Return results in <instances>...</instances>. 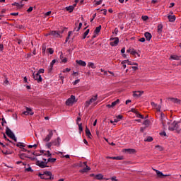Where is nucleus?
Instances as JSON below:
<instances>
[{"instance_id":"1","label":"nucleus","mask_w":181,"mask_h":181,"mask_svg":"<svg viewBox=\"0 0 181 181\" xmlns=\"http://www.w3.org/2000/svg\"><path fill=\"white\" fill-rule=\"evenodd\" d=\"M164 119L165 120L161 121L163 127L164 128L165 127H166L167 124V125H168L169 131H177L180 129V122L174 121L173 122H172L170 120L166 119V117H164Z\"/></svg>"},{"instance_id":"2","label":"nucleus","mask_w":181,"mask_h":181,"mask_svg":"<svg viewBox=\"0 0 181 181\" xmlns=\"http://www.w3.org/2000/svg\"><path fill=\"white\" fill-rule=\"evenodd\" d=\"M39 176L41 179H50L51 180H53L54 179V177L53 175H52V172L50 171H45L43 174H39Z\"/></svg>"},{"instance_id":"3","label":"nucleus","mask_w":181,"mask_h":181,"mask_svg":"<svg viewBox=\"0 0 181 181\" xmlns=\"http://www.w3.org/2000/svg\"><path fill=\"white\" fill-rule=\"evenodd\" d=\"M97 98H98V95L92 96V98L89 100H87L86 102L85 107H90V105H91V104L97 105V103L95 102L97 101Z\"/></svg>"},{"instance_id":"4","label":"nucleus","mask_w":181,"mask_h":181,"mask_svg":"<svg viewBox=\"0 0 181 181\" xmlns=\"http://www.w3.org/2000/svg\"><path fill=\"white\" fill-rule=\"evenodd\" d=\"M6 134L8 135L9 138L15 141L16 142L18 139H16V136H15V134H13V132L9 129V127L6 128Z\"/></svg>"},{"instance_id":"5","label":"nucleus","mask_w":181,"mask_h":181,"mask_svg":"<svg viewBox=\"0 0 181 181\" xmlns=\"http://www.w3.org/2000/svg\"><path fill=\"white\" fill-rule=\"evenodd\" d=\"M75 103H77V100H76V96L71 95L69 98L67 99L66 101V105H73Z\"/></svg>"},{"instance_id":"6","label":"nucleus","mask_w":181,"mask_h":181,"mask_svg":"<svg viewBox=\"0 0 181 181\" xmlns=\"http://www.w3.org/2000/svg\"><path fill=\"white\" fill-rule=\"evenodd\" d=\"M49 134L45 136V139H43L44 142H49L50 139L53 137V131L52 130H48Z\"/></svg>"},{"instance_id":"7","label":"nucleus","mask_w":181,"mask_h":181,"mask_svg":"<svg viewBox=\"0 0 181 181\" xmlns=\"http://www.w3.org/2000/svg\"><path fill=\"white\" fill-rule=\"evenodd\" d=\"M44 161H40L38 160L37 162V165L40 166V168H47V160L43 158Z\"/></svg>"},{"instance_id":"8","label":"nucleus","mask_w":181,"mask_h":181,"mask_svg":"<svg viewBox=\"0 0 181 181\" xmlns=\"http://www.w3.org/2000/svg\"><path fill=\"white\" fill-rule=\"evenodd\" d=\"M110 46H117L118 43H119V39L118 37H115V38H110Z\"/></svg>"},{"instance_id":"9","label":"nucleus","mask_w":181,"mask_h":181,"mask_svg":"<svg viewBox=\"0 0 181 181\" xmlns=\"http://www.w3.org/2000/svg\"><path fill=\"white\" fill-rule=\"evenodd\" d=\"M33 76L34 80L37 81V83H42V76H40L37 73V74L33 73Z\"/></svg>"},{"instance_id":"10","label":"nucleus","mask_w":181,"mask_h":181,"mask_svg":"<svg viewBox=\"0 0 181 181\" xmlns=\"http://www.w3.org/2000/svg\"><path fill=\"white\" fill-rule=\"evenodd\" d=\"M52 145H54V146H60V144L62 142V139L60 137H57V139L52 141Z\"/></svg>"},{"instance_id":"11","label":"nucleus","mask_w":181,"mask_h":181,"mask_svg":"<svg viewBox=\"0 0 181 181\" xmlns=\"http://www.w3.org/2000/svg\"><path fill=\"white\" fill-rule=\"evenodd\" d=\"M151 106L155 108L156 110V111H158V112H160V108H162V107L160 106V105H158L153 102L151 103Z\"/></svg>"},{"instance_id":"12","label":"nucleus","mask_w":181,"mask_h":181,"mask_svg":"<svg viewBox=\"0 0 181 181\" xmlns=\"http://www.w3.org/2000/svg\"><path fill=\"white\" fill-rule=\"evenodd\" d=\"M168 101L173 103L174 104H180V100L175 98H169Z\"/></svg>"},{"instance_id":"13","label":"nucleus","mask_w":181,"mask_h":181,"mask_svg":"<svg viewBox=\"0 0 181 181\" xmlns=\"http://www.w3.org/2000/svg\"><path fill=\"white\" fill-rule=\"evenodd\" d=\"M23 114L24 115H33V112H32V109L29 107H26V111L23 112Z\"/></svg>"},{"instance_id":"14","label":"nucleus","mask_w":181,"mask_h":181,"mask_svg":"<svg viewBox=\"0 0 181 181\" xmlns=\"http://www.w3.org/2000/svg\"><path fill=\"white\" fill-rule=\"evenodd\" d=\"M49 36H52L53 37H60V33L57 31H52L51 33H49Z\"/></svg>"},{"instance_id":"15","label":"nucleus","mask_w":181,"mask_h":181,"mask_svg":"<svg viewBox=\"0 0 181 181\" xmlns=\"http://www.w3.org/2000/svg\"><path fill=\"white\" fill-rule=\"evenodd\" d=\"M123 152H128V153H136V150L134 149V148H124L123 150Z\"/></svg>"},{"instance_id":"16","label":"nucleus","mask_w":181,"mask_h":181,"mask_svg":"<svg viewBox=\"0 0 181 181\" xmlns=\"http://www.w3.org/2000/svg\"><path fill=\"white\" fill-rule=\"evenodd\" d=\"M76 63H77V64H79V66H82V67H86L87 66V63H86V62L83 60H76Z\"/></svg>"},{"instance_id":"17","label":"nucleus","mask_w":181,"mask_h":181,"mask_svg":"<svg viewBox=\"0 0 181 181\" xmlns=\"http://www.w3.org/2000/svg\"><path fill=\"white\" fill-rule=\"evenodd\" d=\"M144 94V91H135L134 93H133V97H136V98H139V97H141V95H142Z\"/></svg>"},{"instance_id":"18","label":"nucleus","mask_w":181,"mask_h":181,"mask_svg":"<svg viewBox=\"0 0 181 181\" xmlns=\"http://www.w3.org/2000/svg\"><path fill=\"white\" fill-rule=\"evenodd\" d=\"M45 150H41L40 153L44 154L45 156H47V158H50L52 156V153H50V151H47L46 153Z\"/></svg>"},{"instance_id":"19","label":"nucleus","mask_w":181,"mask_h":181,"mask_svg":"<svg viewBox=\"0 0 181 181\" xmlns=\"http://www.w3.org/2000/svg\"><path fill=\"white\" fill-rule=\"evenodd\" d=\"M132 112H135L136 117H137V118H141V119H144V115L139 114V112H138V111H136V110L132 109Z\"/></svg>"},{"instance_id":"20","label":"nucleus","mask_w":181,"mask_h":181,"mask_svg":"<svg viewBox=\"0 0 181 181\" xmlns=\"http://www.w3.org/2000/svg\"><path fill=\"white\" fill-rule=\"evenodd\" d=\"M76 6V4L73 5V6H69L65 8L66 11H68V12H73V11H74V7Z\"/></svg>"},{"instance_id":"21","label":"nucleus","mask_w":181,"mask_h":181,"mask_svg":"<svg viewBox=\"0 0 181 181\" xmlns=\"http://www.w3.org/2000/svg\"><path fill=\"white\" fill-rule=\"evenodd\" d=\"M156 175L158 177H162V176H169V175H163V173L158 170L154 169Z\"/></svg>"},{"instance_id":"22","label":"nucleus","mask_w":181,"mask_h":181,"mask_svg":"<svg viewBox=\"0 0 181 181\" xmlns=\"http://www.w3.org/2000/svg\"><path fill=\"white\" fill-rule=\"evenodd\" d=\"M144 36L146 39V40L149 41L151 40V39H152V35L151 34V33L146 32L144 34Z\"/></svg>"},{"instance_id":"23","label":"nucleus","mask_w":181,"mask_h":181,"mask_svg":"<svg viewBox=\"0 0 181 181\" xmlns=\"http://www.w3.org/2000/svg\"><path fill=\"white\" fill-rule=\"evenodd\" d=\"M86 168H84L83 169L80 170L81 173H87L88 170H91V168L90 167H88L86 164V165H85Z\"/></svg>"},{"instance_id":"24","label":"nucleus","mask_w":181,"mask_h":181,"mask_svg":"<svg viewBox=\"0 0 181 181\" xmlns=\"http://www.w3.org/2000/svg\"><path fill=\"white\" fill-rule=\"evenodd\" d=\"M168 19L169 20V22H175L176 21V16H168Z\"/></svg>"},{"instance_id":"25","label":"nucleus","mask_w":181,"mask_h":181,"mask_svg":"<svg viewBox=\"0 0 181 181\" xmlns=\"http://www.w3.org/2000/svg\"><path fill=\"white\" fill-rule=\"evenodd\" d=\"M56 63V59H53L49 66V71H52L53 70V66H54V64Z\"/></svg>"},{"instance_id":"26","label":"nucleus","mask_w":181,"mask_h":181,"mask_svg":"<svg viewBox=\"0 0 181 181\" xmlns=\"http://www.w3.org/2000/svg\"><path fill=\"white\" fill-rule=\"evenodd\" d=\"M129 52H130L131 54H132L133 56L138 54V52L134 49H129L127 51V53Z\"/></svg>"},{"instance_id":"27","label":"nucleus","mask_w":181,"mask_h":181,"mask_svg":"<svg viewBox=\"0 0 181 181\" xmlns=\"http://www.w3.org/2000/svg\"><path fill=\"white\" fill-rule=\"evenodd\" d=\"M86 134L88 138H91V132H90V129L87 127H86Z\"/></svg>"},{"instance_id":"28","label":"nucleus","mask_w":181,"mask_h":181,"mask_svg":"<svg viewBox=\"0 0 181 181\" xmlns=\"http://www.w3.org/2000/svg\"><path fill=\"white\" fill-rule=\"evenodd\" d=\"M122 119V115H118L114 119V122H119Z\"/></svg>"},{"instance_id":"29","label":"nucleus","mask_w":181,"mask_h":181,"mask_svg":"<svg viewBox=\"0 0 181 181\" xmlns=\"http://www.w3.org/2000/svg\"><path fill=\"white\" fill-rule=\"evenodd\" d=\"M107 159H113V160H121V159H122V158L119 157V156H117V157H110L107 156L106 157Z\"/></svg>"},{"instance_id":"30","label":"nucleus","mask_w":181,"mask_h":181,"mask_svg":"<svg viewBox=\"0 0 181 181\" xmlns=\"http://www.w3.org/2000/svg\"><path fill=\"white\" fill-rule=\"evenodd\" d=\"M95 177L98 180H101L103 179V177H104V175H103V174L99 173L96 175H95Z\"/></svg>"},{"instance_id":"31","label":"nucleus","mask_w":181,"mask_h":181,"mask_svg":"<svg viewBox=\"0 0 181 181\" xmlns=\"http://www.w3.org/2000/svg\"><path fill=\"white\" fill-rule=\"evenodd\" d=\"M118 104H119V99H117L115 101L112 102L111 104V107L114 108V107H115V105Z\"/></svg>"},{"instance_id":"32","label":"nucleus","mask_w":181,"mask_h":181,"mask_svg":"<svg viewBox=\"0 0 181 181\" xmlns=\"http://www.w3.org/2000/svg\"><path fill=\"white\" fill-rule=\"evenodd\" d=\"M170 59H172L173 60H180V57L177 55H171Z\"/></svg>"},{"instance_id":"33","label":"nucleus","mask_w":181,"mask_h":181,"mask_svg":"<svg viewBox=\"0 0 181 181\" xmlns=\"http://www.w3.org/2000/svg\"><path fill=\"white\" fill-rule=\"evenodd\" d=\"M88 67H90V69H95V64L93 62L88 63Z\"/></svg>"},{"instance_id":"34","label":"nucleus","mask_w":181,"mask_h":181,"mask_svg":"<svg viewBox=\"0 0 181 181\" xmlns=\"http://www.w3.org/2000/svg\"><path fill=\"white\" fill-rule=\"evenodd\" d=\"M100 30H101V25H99L94 30V33H95L97 35V34L100 33Z\"/></svg>"},{"instance_id":"35","label":"nucleus","mask_w":181,"mask_h":181,"mask_svg":"<svg viewBox=\"0 0 181 181\" xmlns=\"http://www.w3.org/2000/svg\"><path fill=\"white\" fill-rule=\"evenodd\" d=\"M162 29H163V25L161 24L158 25V33H162Z\"/></svg>"},{"instance_id":"36","label":"nucleus","mask_w":181,"mask_h":181,"mask_svg":"<svg viewBox=\"0 0 181 181\" xmlns=\"http://www.w3.org/2000/svg\"><path fill=\"white\" fill-rule=\"evenodd\" d=\"M143 125H145L146 127H149V119H146L145 121L143 122Z\"/></svg>"},{"instance_id":"37","label":"nucleus","mask_w":181,"mask_h":181,"mask_svg":"<svg viewBox=\"0 0 181 181\" xmlns=\"http://www.w3.org/2000/svg\"><path fill=\"white\" fill-rule=\"evenodd\" d=\"M153 141V138L152 136H148L147 139H144L145 142H152Z\"/></svg>"},{"instance_id":"38","label":"nucleus","mask_w":181,"mask_h":181,"mask_svg":"<svg viewBox=\"0 0 181 181\" xmlns=\"http://www.w3.org/2000/svg\"><path fill=\"white\" fill-rule=\"evenodd\" d=\"M78 127L79 133L81 134V132H83V124H78Z\"/></svg>"},{"instance_id":"39","label":"nucleus","mask_w":181,"mask_h":181,"mask_svg":"<svg viewBox=\"0 0 181 181\" xmlns=\"http://www.w3.org/2000/svg\"><path fill=\"white\" fill-rule=\"evenodd\" d=\"M88 33H90V29L86 30V32L83 33V39H86Z\"/></svg>"},{"instance_id":"40","label":"nucleus","mask_w":181,"mask_h":181,"mask_svg":"<svg viewBox=\"0 0 181 181\" xmlns=\"http://www.w3.org/2000/svg\"><path fill=\"white\" fill-rule=\"evenodd\" d=\"M47 163H49V162H51V163H54V162H56V158H48L47 160Z\"/></svg>"},{"instance_id":"41","label":"nucleus","mask_w":181,"mask_h":181,"mask_svg":"<svg viewBox=\"0 0 181 181\" xmlns=\"http://www.w3.org/2000/svg\"><path fill=\"white\" fill-rule=\"evenodd\" d=\"M52 145H53V143H52V141H51V142L47 143L46 145H45V146H46L47 148H48V149H50V148H52Z\"/></svg>"},{"instance_id":"42","label":"nucleus","mask_w":181,"mask_h":181,"mask_svg":"<svg viewBox=\"0 0 181 181\" xmlns=\"http://www.w3.org/2000/svg\"><path fill=\"white\" fill-rule=\"evenodd\" d=\"M127 64H129V66H134V65L138 66V64L134 63V62H133L132 61H129V60L128 61Z\"/></svg>"},{"instance_id":"43","label":"nucleus","mask_w":181,"mask_h":181,"mask_svg":"<svg viewBox=\"0 0 181 181\" xmlns=\"http://www.w3.org/2000/svg\"><path fill=\"white\" fill-rule=\"evenodd\" d=\"M16 146H18V148H20L21 149H22V148H25V145H23V144L22 143H18L16 144Z\"/></svg>"},{"instance_id":"44","label":"nucleus","mask_w":181,"mask_h":181,"mask_svg":"<svg viewBox=\"0 0 181 181\" xmlns=\"http://www.w3.org/2000/svg\"><path fill=\"white\" fill-rule=\"evenodd\" d=\"M78 166L80 168H83V166H87V162H83H83H80Z\"/></svg>"},{"instance_id":"45","label":"nucleus","mask_w":181,"mask_h":181,"mask_svg":"<svg viewBox=\"0 0 181 181\" xmlns=\"http://www.w3.org/2000/svg\"><path fill=\"white\" fill-rule=\"evenodd\" d=\"M47 52H48L49 54H53V53H54V50H53L52 48H48Z\"/></svg>"},{"instance_id":"46","label":"nucleus","mask_w":181,"mask_h":181,"mask_svg":"<svg viewBox=\"0 0 181 181\" xmlns=\"http://www.w3.org/2000/svg\"><path fill=\"white\" fill-rule=\"evenodd\" d=\"M2 153H4V155H11L12 152L8 151H2Z\"/></svg>"},{"instance_id":"47","label":"nucleus","mask_w":181,"mask_h":181,"mask_svg":"<svg viewBox=\"0 0 181 181\" xmlns=\"http://www.w3.org/2000/svg\"><path fill=\"white\" fill-rule=\"evenodd\" d=\"M42 54H45V52H46V45H42Z\"/></svg>"},{"instance_id":"48","label":"nucleus","mask_w":181,"mask_h":181,"mask_svg":"<svg viewBox=\"0 0 181 181\" xmlns=\"http://www.w3.org/2000/svg\"><path fill=\"white\" fill-rule=\"evenodd\" d=\"M28 148H37V144L28 145Z\"/></svg>"},{"instance_id":"49","label":"nucleus","mask_w":181,"mask_h":181,"mask_svg":"<svg viewBox=\"0 0 181 181\" xmlns=\"http://www.w3.org/2000/svg\"><path fill=\"white\" fill-rule=\"evenodd\" d=\"M43 73H45V69H40L37 72V74H40H40H43Z\"/></svg>"},{"instance_id":"50","label":"nucleus","mask_w":181,"mask_h":181,"mask_svg":"<svg viewBox=\"0 0 181 181\" xmlns=\"http://www.w3.org/2000/svg\"><path fill=\"white\" fill-rule=\"evenodd\" d=\"M4 86H8L9 84V81H8V79H6L4 83H3Z\"/></svg>"},{"instance_id":"51","label":"nucleus","mask_w":181,"mask_h":181,"mask_svg":"<svg viewBox=\"0 0 181 181\" xmlns=\"http://www.w3.org/2000/svg\"><path fill=\"white\" fill-rule=\"evenodd\" d=\"M81 26H83V23H80L78 28L76 30V32H78V30H80V29H81Z\"/></svg>"},{"instance_id":"52","label":"nucleus","mask_w":181,"mask_h":181,"mask_svg":"<svg viewBox=\"0 0 181 181\" xmlns=\"http://www.w3.org/2000/svg\"><path fill=\"white\" fill-rule=\"evenodd\" d=\"M78 83H80V79H77L74 82H73V85L76 86V84H78Z\"/></svg>"},{"instance_id":"53","label":"nucleus","mask_w":181,"mask_h":181,"mask_svg":"<svg viewBox=\"0 0 181 181\" xmlns=\"http://www.w3.org/2000/svg\"><path fill=\"white\" fill-rule=\"evenodd\" d=\"M95 16H97V13L93 14L92 18H90V22H93V21H94V19H95Z\"/></svg>"},{"instance_id":"54","label":"nucleus","mask_w":181,"mask_h":181,"mask_svg":"<svg viewBox=\"0 0 181 181\" xmlns=\"http://www.w3.org/2000/svg\"><path fill=\"white\" fill-rule=\"evenodd\" d=\"M80 121H81V117H77L76 119V124L78 125V124H81V123H78L80 122Z\"/></svg>"},{"instance_id":"55","label":"nucleus","mask_w":181,"mask_h":181,"mask_svg":"<svg viewBox=\"0 0 181 181\" xmlns=\"http://www.w3.org/2000/svg\"><path fill=\"white\" fill-rule=\"evenodd\" d=\"M25 170H26V172H33V170H32V168H30V167L26 168Z\"/></svg>"},{"instance_id":"56","label":"nucleus","mask_w":181,"mask_h":181,"mask_svg":"<svg viewBox=\"0 0 181 181\" xmlns=\"http://www.w3.org/2000/svg\"><path fill=\"white\" fill-rule=\"evenodd\" d=\"M160 135L161 136H166V132H160Z\"/></svg>"},{"instance_id":"57","label":"nucleus","mask_w":181,"mask_h":181,"mask_svg":"<svg viewBox=\"0 0 181 181\" xmlns=\"http://www.w3.org/2000/svg\"><path fill=\"white\" fill-rule=\"evenodd\" d=\"M128 62H129L128 59L124 60V61L122 62V64H128Z\"/></svg>"},{"instance_id":"58","label":"nucleus","mask_w":181,"mask_h":181,"mask_svg":"<svg viewBox=\"0 0 181 181\" xmlns=\"http://www.w3.org/2000/svg\"><path fill=\"white\" fill-rule=\"evenodd\" d=\"M62 63H67V58H64L62 59Z\"/></svg>"},{"instance_id":"59","label":"nucleus","mask_w":181,"mask_h":181,"mask_svg":"<svg viewBox=\"0 0 181 181\" xmlns=\"http://www.w3.org/2000/svg\"><path fill=\"white\" fill-rule=\"evenodd\" d=\"M142 19H143V21H148V18L146 16H142Z\"/></svg>"},{"instance_id":"60","label":"nucleus","mask_w":181,"mask_h":181,"mask_svg":"<svg viewBox=\"0 0 181 181\" xmlns=\"http://www.w3.org/2000/svg\"><path fill=\"white\" fill-rule=\"evenodd\" d=\"M101 11L103 12V15H107V9H103Z\"/></svg>"},{"instance_id":"61","label":"nucleus","mask_w":181,"mask_h":181,"mask_svg":"<svg viewBox=\"0 0 181 181\" xmlns=\"http://www.w3.org/2000/svg\"><path fill=\"white\" fill-rule=\"evenodd\" d=\"M139 40V42H141L142 43H144V42H145V37H141Z\"/></svg>"},{"instance_id":"62","label":"nucleus","mask_w":181,"mask_h":181,"mask_svg":"<svg viewBox=\"0 0 181 181\" xmlns=\"http://www.w3.org/2000/svg\"><path fill=\"white\" fill-rule=\"evenodd\" d=\"M33 11V7H29V8L27 10V12H32Z\"/></svg>"},{"instance_id":"63","label":"nucleus","mask_w":181,"mask_h":181,"mask_svg":"<svg viewBox=\"0 0 181 181\" xmlns=\"http://www.w3.org/2000/svg\"><path fill=\"white\" fill-rule=\"evenodd\" d=\"M52 13V11H47V13H45V16H49L50 14Z\"/></svg>"},{"instance_id":"64","label":"nucleus","mask_w":181,"mask_h":181,"mask_svg":"<svg viewBox=\"0 0 181 181\" xmlns=\"http://www.w3.org/2000/svg\"><path fill=\"white\" fill-rule=\"evenodd\" d=\"M156 148H158L159 151H163V148L160 147V146H156Z\"/></svg>"}]
</instances>
